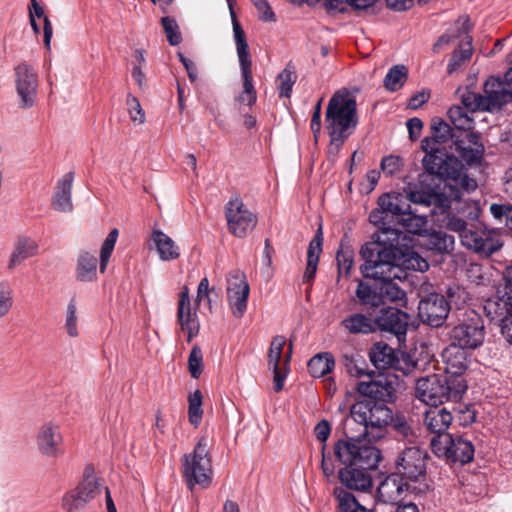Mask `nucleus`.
I'll list each match as a JSON object with an SVG mask.
<instances>
[{
  "mask_svg": "<svg viewBox=\"0 0 512 512\" xmlns=\"http://www.w3.org/2000/svg\"><path fill=\"white\" fill-rule=\"evenodd\" d=\"M405 196L409 204H418L426 208L433 205V209H443V211L450 208L452 201L461 199V193L455 186H443L439 193L409 187Z\"/></svg>",
  "mask_w": 512,
  "mask_h": 512,
  "instance_id": "obj_16",
  "label": "nucleus"
},
{
  "mask_svg": "<svg viewBox=\"0 0 512 512\" xmlns=\"http://www.w3.org/2000/svg\"><path fill=\"white\" fill-rule=\"evenodd\" d=\"M406 218L403 219V225L408 232L413 234H420L426 229L428 224V217L425 214H417L416 211L412 210V213L406 214Z\"/></svg>",
  "mask_w": 512,
  "mask_h": 512,
  "instance_id": "obj_54",
  "label": "nucleus"
},
{
  "mask_svg": "<svg viewBox=\"0 0 512 512\" xmlns=\"http://www.w3.org/2000/svg\"><path fill=\"white\" fill-rule=\"evenodd\" d=\"M469 281L475 285H486L490 282V273L487 268L478 263H471L466 269Z\"/></svg>",
  "mask_w": 512,
  "mask_h": 512,
  "instance_id": "obj_55",
  "label": "nucleus"
},
{
  "mask_svg": "<svg viewBox=\"0 0 512 512\" xmlns=\"http://www.w3.org/2000/svg\"><path fill=\"white\" fill-rule=\"evenodd\" d=\"M38 253V244L31 238L20 237L17 239L14 249L10 255L8 268L10 270L18 267L26 259Z\"/></svg>",
  "mask_w": 512,
  "mask_h": 512,
  "instance_id": "obj_35",
  "label": "nucleus"
},
{
  "mask_svg": "<svg viewBox=\"0 0 512 512\" xmlns=\"http://www.w3.org/2000/svg\"><path fill=\"white\" fill-rule=\"evenodd\" d=\"M445 376L450 380L463 378L467 369V352L465 349L450 343L442 352Z\"/></svg>",
  "mask_w": 512,
  "mask_h": 512,
  "instance_id": "obj_27",
  "label": "nucleus"
},
{
  "mask_svg": "<svg viewBox=\"0 0 512 512\" xmlns=\"http://www.w3.org/2000/svg\"><path fill=\"white\" fill-rule=\"evenodd\" d=\"M64 438L60 425L55 421L44 422L38 429L36 445L39 453L49 459H57L64 454Z\"/></svg>",
  "mask_w": 512,
  "mask_h": 512,
  "instance_id": "obj_17",
  "label": "nucleus"
},
{
  "mask_svg": "<svg viewBox=\"0 0 512 512\" xmlns=\"http://www.w3.org/2000/svg\"><path fill=\"white\" fill-rule=\"evenodd\" d=\"M446 295L449 310L451 307L461 309L471 300L470 293L464 287L458 285L449 287L446 291Z\"/></svg>",
  "mask_w": 512,
  "mask_h": 512,
  "instance_id": "obj_51",
  "label": "nucleus"
},
{
  "mask_svg": "<svg viewBox=\"0 0 512 512\" xmlns=\"http://www.w3.org/2000/svg\"><path fill=\"white\" fill-rule=\"evenodd\" d=\"M97 258L87 252L81 251L77 259L76 278L81 282H92L97 279Z\"/></svg>",
  "mask_w": 512,
  "mask_h": 512,
  "instance_id": "obj_37",
  "label": "nucleus"
},
{
  "mask_svg": "<svg viewBox=\"0 0 512 512\" xmlns=\"http://www.w3.org/2000/svg\"><path fill=\"white\" fill-rule=\"evenodd\" d=\"M408 322L409 316L407 313L391 307L382 310L375 320V324L381 331L394 334L399 341L406 336Z\"/></svg>",
  "mask_w": 512,
  "mask_h": 512,
  "instance_id": "obj_24",
  "label": "nucleus"
},
{
  "mask_svg": "<svg viewBox=\"0 0 512 512\" xmlns=\"http://www.w3.org/2000/svg\"><path fill=\"white\" fill-rule=\"evenodd\" d=\"M335 366V361L330 353H320L312 357L308 362V369L313 377H324Z\"/></svg>",
  "mask_w": 512,
  "mask_h": 512,
  "instance_id": "obj_40",
  "label": "nucleus"
},
{
  "mask_svg": "<svg viewBox=\"0 0 512 512\" xmlns=\"http://www.w3.org/2000/svg\"><path fill=\"white\" fill-rule=\"evenodd\" d=\"M74 174L68 172L60 178L56 185V191L52 198V207L60 212L69 213L73 210L72 185Z\"/></svg>",
  "mask_w": 512,
  "mask_h": 512,
  "instance_id": "obj_31",
  "label": "nucleus"
},
{
  "mask_svg": "<svg viewBox=\"0 0 512 512\" xmlns=\"http://www.w3.org/2000/svg\"><path fill=\"white\" fill-rule=\"evenodd\" d=\"M378 206L386 215L400 216L412 213L411 205L405 195L401 193H388L379 197Z\"/></svg>",
  "mask_w": 512,
  "mask_h": 512,
  "instance_id": "obj_34",
  "label": "nucleus"
},
{
  "mask_svg": "<svg viewBox=\"0 0 512 512\" xmlns=\"http://www.w3.org/2000/svg\"><path fill=\"white\" fill-rule=\"evenodd\" d=\"M489 211L496 221L504 223L509 228L512 205L493 203L490 205Z\"/></svg>",
  "mask_w": 512,
  "mask_h": 512,
  "instance_id": "obj_59",
  "label": "nucleus"
},
{
  "mask_svg": "<svg viewBox=\"0 0 512 512\" xmlns=\"http://www.w3.org/2000/svg\"><path fill=\"white\" fill-rule=\"evenodd\" d=\"M297 80L295 67L289 62L281 73L277 76V90L280 97L289 98L292 88Z\"/></svg>",
  "mask_w": 512,
  "mask_h": 512,
  "instance_id": "obj_43",
  "label": "nucleus"
},
{
  "mask_svg": "<svg viewBox=\"0 0 512 512\" xmlns=\"http://www.w3.org/2000/svg\"><path fill=\"white\" fill-rule=\"evenodd\" d=\"M342 326L351 334H367L374 331L375 322L363 314H353L342 321Z\"/></svg>",
  "mask_w": 512,
  "mask_h": 512,
  "instance_id": "obj_41",
  "label": "nucleus"
},
{
  "mask_svg": "<svg viewBox=\"0 0 512 512\" xmlns=\"http://www.w3.org/2000/svg\"><path fill=\"white\" fill-rule=\"evenodd\" d=\"M454 237L443 232H437L433 235V244L441 252H449L454 249Z\"/></svg>",
  "mask_w": 512,
  "mask_h": 512,
  "instance_id": "obj_64",
  "label": "nucleus"
},
{
  "mask_svg": "<svg viewBox=\"0 0 512 512\" xmlns=\"http://www.w3.org/2000/svg\"><path fill=\"white\" fill-rule=\"evenodd\" d=\"M370 360L379 370L394 367L397 361L393 348L382 342L373 345Z\"/></svg>",
  "mask_w": 512,
  "mask_h": 512,
  "instance_id": "obj_39",
  "label": "nucleus"
},
{
  "mask_svg": "<svg viewBox=\"0 0 512 512\" xmlns=\"http://www.w3.org/2000/svg\"><path fill=\"white\" fill-rule=\"evenodd\" d=\"M128 113L131 120L138 124L145 122V113L136 97L129 94L127 96Z\"/></svg>",
  "mask_w": 512,
  "mask_h": 512,
  "instance_id": "obj_61",
  "label": "nucleus"
},
{
  "mask_svg": "<svg viewBox=\"0 0 512 512\" xmlns=\"http://www.w3.org/2000/svg\"><path fill=\"white\" fill-rule=\"evenodd\" d=\"M431 130L432 136L426 137L423 140H432L435 143V147H440L441 144L445 143L452 137V128L442 119H433Z\"/></svg>",
  "mask_w": 512,
  "mask_h": 512,
  "instance_id": "obj_47",
  "label": "nucleus"
},
{
  "mask_svg": "<svg viewBox=\"0 0 512 512\" xmlns=\"http://www.w3.org/2000/svg\"><path fill=\"white\" fill-rule=\"evenodd\" d=\"M512 102V91L507 90L500 79L491 77L484 84V94L465 91L461 94L462 107L471 113L499 110L502 105Z\"/></svg>",
  "mask_w": 512,
  "mask_h": 512,
  "instance_id": "obj_9",
  "label": "nucleus"
},
{
  "mask_svg": "<svg viewBox=\"0 0 512 512\" xmlns=\"http://www.w3.org/2000/svg\"><path fill=\"white\" fill-rule=\"evenodd\" d=\"M452 414L449 410L438 406H432L424 413L423 424L426 429L435 434V436L448 435L446 430L452 422Z\"/></svg>",
  "mask_w": 512,
  "mask_h": 512,
  "instance_id": "obj_30",
  "label": "nucleus"
},
{
  "mask_svg": "<svg viewBox=\"0 0 512 512\" xmlns=\"http://www.w3.org/2000/svg\"><path fill=\"white\" fill-rule=\"evenodd\" d=\"M389 425H391L397 435L401 436L403 439L410 440L414 435L411 425L404 417L397 416L394 418L392 416V422H390Z\"/></svg>",
  "mask_w": 512,
  "mask_h": 512,
  "instance_id": "obj_62",
  "label": "nucleus"
},
{
  "mask_svg": "<svg viewBox=\"0 0 512 512\" xmlns=\"http://www.w3.org/2000/svg\"><path fill=\"white\" fill-rule=\"evenodd\" d=\"M181 468L183 477L191 490L196 484L204 488L210 485L213 470L206 438H200L193 452L183 455Z\"/></svg>",
  "mask_w": 512,
  "mask_h": 512,
  "instance_id": "obj_8",
  "label": "nucleus"
},
{
  "mask_svg": "<svg viewBox=\"0 0 512 512\" xmlns=\"http://www.w3.org/2000/svg\"><path fill=\"white\" fill-rule=\"evenodd\" d=\"M449 313V304L445 296L431 293L420 300L418 315L420 319L432 326H441Z\"/></svg>",
  "mask_w": 512,
  "mask_h": 512,
  "instance_id": "obj_20",
  "label": "nucleus"
},
{
  "mask_svg": "<svg viewBox=\"0 0 512 512\" xmlns=\"http://www.w3.org/2000/svg\"><path fill=\"white\" fill-rule=\"evenodd\" d=\"M374 468L344 467L339 470V479L348 489L365 492L372 487L369 470Z\"/></svg>",
  "mask_w": 512,
  "mask_h": 512,
  "instance_id": "obj_29",
  "label": "nucleus"
},
{
  "mask_svg": "<svg viewBox=\"0 0 512 512\" xmlns=\"http://www.w3.org/2000/svg\"><path fill=\"white\" fill-rule=\"evenodd\" d=\"M325 123L328 134L332 138V147L337 150L354 132L358 124L356 100L347 90L337 91L330 98Z\"/></svg>",
  "mask_w": 512,
  "mask_h": 512,
  "instance_id": "obj_3",
  "label": "nucleus"
},
{
  "mask_svg": "<svg viewBox=\"0 0 512 512\" xmlns=\"http://www.w3.org/2000/svg\"><path fill=\"white\" fill-rule=\"evenodd\" d=\"M161 23L166 33L168 42L173 46L180 44L182 37L176 21L170 17H163L161 19Z\"/></svg>",
  "mask_w": 512,
  "mask_h": 512,
  "instance_id": "obj_58",
  "label": "nucleus"
},
{
  "mask_svg": "<svg viewBox=\"0 0 512 512\" xmlns=\"http://www.w3.org/2000/svg\"><path fill=\"white\" fill-rule=\"evenodd\" d=\"M202 399L203 397L200 390H196L188 396V417L189 422L194 427H198L202 420Z\"/></svg>",
  "mask_w": 512,
  "mask_h": 512,
  "instance_id": "obj_48",
  "label": "nucleus"
},
{
  "mask_svg": "<svg viewBox=\"0 0 512 512\" xmlns=\"http://www.w3.org/2000/svg\"><path fill=\"white\" fill-rule=\"evenodd\" d=\"M177 323L182 331L187 333V341L190 342L198 335L200 323L196 308H192L188 287L184 286L179 294L177 305Z\"/></svg>",
  "mask_w": 512,
  "mask_h": 512,
  "instance_id": "obj_22",
  "label": "nucleus"
},
{
  "mask_svg": "<svg viewBox=\"0 0 512 512\" xmlns=\"http://www.w3.org/2000/svg\"><path fill=\"white\" fill-rule=\"evenodd\" d=\"M15 87L19 97V107L28 109L34 106L37 99L38 76L27 63L15 67Z\"/></svg>",
  "mask_w": 512,
  "mask_h": 512,
  "instance_id": "obj_18",
  "label": "nucleus"
},
{
  "mask_svg": "<svg viewBox=\"0 0 512 512\" xmlns=\"http://www.w3.org/2000/svg\"><path fill=\"white\" fill-rule=\"evenodd\" d=\"M347 439L338 440L334 445V456L345 467L377 468L381 460L378 448L362 444L363 437L358 435L349 420L344 422Z\"/></svg>",
  "mask_w": 512,
  "mask_h": 512,
  "instance_id": "obj_6",
  "label": "nucleus"
},
{
  "mask_svg": "<svg viewBox=\"0 0 512 512\" xmlns=\"http://www.w3.org/2000/svg\"><path fill=\"white\" fill-rule=\"evenodd\" d=\"M484 325L478 315L461 324H458L450 331V340L465 350L476 349L484 341Z\"/></svg>",
  "mask_w": 512,
  "mask_h": 512,
  "instance_id": "obj_19",
  "label": "nucleus"
},
{
  "mask_svg": "<svg viewBox=\"0 0 512 512\" xmlns=\"http://www.w3.org/2000/svg\"><path fill=\"white\" fill-rule=\"evenodd\" d=\"M396 258L393 264L397 265L403 271L405 274L404 279L407 277L406 270L424 272L429 268L427 260L410 249H400Z\"/></svg>",
  "mask_w": 512,
  "mask_h": 512,
  "instance_id": "obj_36",
  "label": "nucleus"
},
{
  "mask_svg": "<svg viewBox=\"0 0 512 512\" xmlns=\"http://www.w3.org/2000/svg\"><path fill=\"white\" fill-rule=\"evenodd\" d=\"M188 369L191 376L195 379L199 378L203 371V355L199 346L192 347L188 357Z\"/></svg>",
  "mask_w": 512,
  "mask_h": 512,
  "instance_id": "obj_56",
  "label": "nucleus"
},
{
  "mask_svg": "<svg viewBox=\"0 0 512 512\" xmlns=\"http://www.w3.org/2000/svg\"><path fill=\"white\" fill-rule=\"evenodd\" d=\"M402 232L391 227H381L372 241L366 243L360 251L364 264L360 267L364 277L382 279L404 278L405 274L393 261L397 259Z\"/></svg>",
  "mask_w": 512,
  "mask_h": 512,
  "instance_id": "obj_1",
  "label": "nucleus"
},
{
  "mask_svg": "<svg viewBox=\"0 0 512 512\" xmlns=\"http://www.w3.org/2000/svg\"><path fill=\"white\" fill-rule=\"evenodd\" d=\"M406 78H407L406 67L403 65H395L388 71V73L384 79V85L387 90L396 91L402 87Z\"/></svg>",
  "mask_w": 512,
  "mask_h": 512,
  "instance_id": "obj_50",
  "label": "nucleus"
},
{
  "mask_svg": "<svg viewBox=\"0 0 512 512\" xmlns=\"http://www.w3.org/2000/svg\"><path fill=\"white\" fill-rule=\"evenodd\" d=\"M421 148L425 152L422 159L424 170L444 179V186H455L461 194L462 191L470 193L477 188V182L465 173L461 161L449 155L444 148L435 147L432 140H422Z\"/></svg>",
  "mask_w": 512,
  "mask_h": 512,
  "instance_id": "obj_2",
  "label": "nucleus"
},
{
  "mask_svg": "<svg viewBox=\"0 0 512 512\" xmlns=\"http://www.w3.org/2000/svg\"><path fill=\"white\" fill-rule=\"evenodd\" d=\"M395 375H380L371 381H361L357 384V391L366 396V399H373L385 403L393 401L396 394Z\"/></svg>",
  "mask_w": 512,
  "mask_h": 512,
  "instance_id": "obj_21",
  "label": "nucleus"
},
{
  "mask_svg": "<svg viewBox=\"0 0 512 512\" xmlns=\"http://www.w3.org/2000/svg\"><path fill=\"white\" fill-rule=\"evenodd\" d=\"M464 34L469 35L468 19H459L456 21L433 45V51L439 53L451 44L462 43Z\"/></svg>",
  "mask_w": 512,
  "mask_h": 512,
  "instance_id": "obj_33",
  "label": "nucleus"
},
{
  "mask_svg": "<svg viewBox=\"0 0 512 512\" xmlns=\"http://www.w3.org/2000/svg\"><path fill=\"white\" fill-rule=\"evenodd\" d=\"M151 240L160 260L170 262L177 260L180 257V247L163 231L154 229L151 233Z\"/></svg>",
  "mask_w": 512,
  "mask_h": 512,
  "instance_id": "obj_32",
  "label": "nucleus"
},
{
  "mask_svg": "<svg viewBox=\"0 0 512 512\" xmlns=\"http://www.w3.org/2000/svg\"><path fill=\"white\" fill-rule=\"evenodd\" d=\"M356 296L364 306L379 307L383 305V295L380 293L379 287H371L363 281L358 283Z\"/></svg>",
  "mask_w": 512,
  "mask_h": 512,
  "instance_id": "obj_42",
  "label": "nucleus"
},
{
  "mask_svg": "<svg viewBox=\"0 0 512 512\" xmlns=\"http://www.w3.org/2000/svg\"><path fill=\"white\" fill-rule=\"evenodd\" d=\"M103 488L100 479L94 473V469L88 466L84 470L82 481L74 489L63 495L61 507L66 512L80 511L99 496Z\"/></svg>",
  "mask_w": 512,
  "mask_h": 512,
  "instance_id": "obj_12",
  "label": "nucleus"
},
{
  "mask_svg": "<svg viewBox=\"0 0 512 512\" xmlns=\"http://www.w3.org/2000/svg\"><path fill=\"white\" fill-rule=\"evenodd\" d=\"M448 209L430 210L433 221L446 229L456 232L461 238L462 244L477 253L489 256L498 251L503 243L496 230L472 231L467 228V223L460 217L450 214Z\"/></svg>",
  "mask_w": 512,
  "mask_h": 512,
  "instance_id": "obj_5",
  "label": "nucleus"
},
{
  "mask_svg": "<svg viewBox=\"0 0 512 512\" xmlns=\"http://www.w3.org/2000/svg\"><path fill=\"white\" fill-rule=\"evenodd\" d=\"M64 328L69 337L76 338L79 336L77 302L74 297L69 300L66 307Z\"/></svg>",
  "mask_w": 512,
  "mask_h": 512,
  "instance_id": "obj_49",
  "label": "nucleus"
},
{
  "mask_svg": "<svg viewBox=\"0 0 512 512\" xmlns=\"http://www.w3.org/2000/svg\"><path fill=\"white\" fill-rule=\"evenodd\" d=\"M470 113L462 106L455 105L449 109L448 116L456 129L469 131L474 128V120Z\"/></svg>",
  "mask_w": 512,
  "mask_h": 512,
  "instance_id": "obj_44",
  "label": "nucleus"
},
{
  "mask_svg": "<svg viewBox=\"0 0 512 512\" xmlns=\"http://www.w3.org/2000/svg\"><path fill=\"white\" fill-rule=\"evenodd\" d=\"M405 492L422 493L423 487L411 486L395 472L387 476L379 485L378 498L383 503H397Z\"/></svg>",
  "mask_w": 512,
  "mask_h": 512,
  "instance_id": "obj_23",
  "label": "nucleus"
},
{
  "mask_svg": "<svg viewBox=\"0 0 512 512\" xmlns=\"http://www.w3.org/2000/svg\"><path fill=\"white\" fill-rule=\"evenodd\" d=\"M483 310L491 321L500 324L512 315V294L504 288H498L496 295L485 301Z\"/></svg>",
  "mask_w": 512,
  "mask_h": 512,
  "instance_id": "obj_25",
  "label": "nucleus"
},
{
  "mask_svg": "<svg viewBox=\"0 0 512 512\" xmlns=\"http://www.w3.org/2000/svg\"><path fill=\"white\" fill-rule=\"evenodd\" d=\"M226 294L232 315L241 318L246 312L250 294V287L243 271L234 269L227 273Z\"/></svg>",
  "mask_w": 512,
  "mask_h": 512,
  "instance_id": "obj_15",
  "label": "nucleus"
},
{
  "mask_svg": "<svg viewBox=\"0 0 512 512\" xmlns=\"http://www.w3.org/2000/svg\"><path fill=\"white\" fill-rule=\"evenodd\" d=\"M225 216L230 233L238 238L245 237L257 224V216L251 212L239 197L228 201Z\"/></svg>",
  "mask_w": 512,
  "mask_h": 512,
  "instance_id": "obj_14",
  "label": "nucleus"
},
{
  "mask_svg": "<svg viewBox=\"0 0 512 512\" xmlns=\"http://www.w3.org/2000/svg\"><path fill=\"white\" fill-rule=\"evenodd\" d=\"M403 167L402 158L395 155L385 156L381 161V169L387 176H393Z\"/></svg>",
  "mask_w": 512,
  "mask_h": 512,
  "instance_id": "obj_60",
  "label": "nucleus"
},
{
  "mask_svg": "<svg viewBox=\"0 0 512 512\" xmlns=\"http://www.w3.org/2000/svg\"><path fill=\"white\" fill-rule=\"evenodd\" d=\"M334 496L342 512H370V510L360 505L350 492L343 488H335Z\"/></svg>",
  "mask_w": 512,
  "mask_h": 512,
  "instance_id": "obj_45",
  "label": "nucleus"
},
{
  "mask_svg": "<svg viewBox=\"0 0 512 512\" xmlns=\"http://www.w3.org/2000/svg\"><path fill=\"white\" fill-rule=\"evenodd\" d=\"M433 453L440 458L453 463L466 464L473 460L474 446L472 442L463 435L448 434L434 436L431 439Z\"/></svg>",
  "mask_w": 512,
  "mask_h": 512,
  "instance_id": "obj_13",
  "label": "nucleus"
},
{
  "mask_svg": "<svg viewBox=\"0 0 512 512\" xmlns=\"http://www.w3.org/2000/svg\"><path fill=\"white\" fill-rule=\"evenodd\" d=\"M31 9L29 11V14L31 12H33L34 14V19L36 17L38 18H41L43 17V20H44V44L46 46V48H50V42H51V38H52V34H53V28H52V24L50 22V20L48 19L47 16L44 15V11L42 9V7L37 3L36 0H31Z\"/></svg>",
  "mask_w": 512,
  "mask_h": 512,
  "instance_id": "obj_57",
  "label": "nucleus"
},
{
  "mask_svg": "<svg viewBox=\"0 0 512 512\" xmlns=\"http://www.w3.org/2000/svg\"><path fill=\"white\" fill-rule=\"evenodd\" d=\"M336 260L339 277H348L354 264V251L349 246L341 245L337 252Z\"/></svg>",
  "mask_w": 512,
  "mask_h": 512,
  "instance_id": "obj_52",
  "label": "nucleus"
},
{
  "mask_svg": "<svg viewBox=\"0 0 512 512\" xmlns=\"http://www.w3.org/2000/svg\"><path fill=\"white\" fill-rule=\"evenodd\" d=\"M467 389L464 378L450 380L447 376L430 374L417 380L415 396L430 406H439L447 401H459Z\"/></svg>",
  "mask_w": 512,
  "mask_h": 512,
  "instance_id": "obj_7",
  "label": "nucleus"
},
{
  "mask_svg": "<svg viewBox=\"0 0 512 512\" xmlns=\"http://www.w3.org/2000/svg\"><path fill=\"white\" fill-rule=\"evenodd\" d=\"M285 344L286 339L284 336L278 335L273 337L267 355L268 366L270 369H272L274 374L273 383L274 390L276 392H279L283 389L284 381L288 372L287 369L282 368V366L280 365L282 352Z\"/></svg>",
  "mask_w": 512,
  "mask_h": 512,
  "instance_id": "obj_26",
  "label": "nucleus"
},
{
  "mask_svg": "<svg viewBox=\"0 0 512 512\" xmlns=\"http://www.w3.org/2000/svg\"><path fill=\"white\" fill-rule=\"evenodd\" d=\"M455 150L468 165L478 164L484 155V145L480 141V135L469 132L465 137L455 141Z\"/></svg>",
  "mask_w": 512,
  "mask_h": 512,
  "instance_id": "obj_28",
  "label": "nucleus"
},
{
  "mask_svg": "<svg viewBox=\"0 0 512 512\" xmlns=\"http://www.w3.org/2000/svg\"><path fill=\"white\" fill-rule=\"evenodd\" d=\"M231 15L233 24V36L239 60L241 75L243 79V91L238 96L237 100L240 103L252 106L253 104H255L257 100V94L253 86V77L251 70L252 60L250 56L249 46L246 39V34L242 29L240 23L236 19L233 12L231 13Z\"/></svg>",
  "mask_w": 512,
  "mask_h": 512,
  "instance_id": "obj_11",
  "label": "nucleus"
},
{
  "mask_svg": "<svg viewBox=\"0 0 512 512\" xmlns=\"http://www.w3.org/2000/svg\"><path fill=\"white\" fill-rule=\"evenodd\" d=\"M347 420L351 425H359L356 433L364 441L376 442L385 437L387 427L392 422V410L385 403L362 399L351 405L350 418Z\"/></svg>",
  "mask_w": 512,
  "mask_h": 512,
  "instance_id": "obj_4",
  "label": "nucleus"
},
{
  "mask_svg": "<svg viewBox=\"0 0 512 512\" xmlns=\"http://www.w3.org/2000/svg\"><path fill=\"white\" fill-rule=\"evenodd\" d=\"M371 279L380 281L379 290L380 293L383 295V304L386 300L395 302L402 300L405 296L404 291L395 283H393L394 280H403L404 278H391V279H382V278H376V277H370Z\"/></svg>",
  "mask_w": 512,
  "mask_h": 512,
  "instance_id": "obj_46",
  "label": "nucleus"
},
{
  "mask_svg": "<svg viewBox=\"0 0 512 512\" xmlns=\"http://www.w3.org/2000/svg\"><path fill=\"white\" fill-rule=\"evenodd\" d=\"M322 231L321 228H319L317 234L315 237L311 240L308 251H307V261H312L315 263L319 262V256L322 252Z\"/></svg>",
  "mask_w": 512,
  "mask_h": 512,
  "instance_id": "obj_63",
  "label": "nucleus"
},
{
  "mask_svg": "<svg viewBox=\"0 0 512 512\" xmlns=\"http://www.w3.org/2000/svg\"><path fill=\"white\" fill-rule=\"evenodd\" d=\"M472 37L464 34V41L458 43L447 66L448 74H453L464 66L472 57Z\"/></svg>",
  "mask_w": 512,
  "mask_h": 512,
  "instance_id": "obj_38",
  "label": "nucleus"
},
{
  "mask_svg": "<svg viewBox=\"0 0 512 512\" xmlns=\"http://www.w3.org/2000/svg\"><path fill=\"white\" fill-rule=\"evenodd\" d=\"M119 232L118 230L112 229L107 237L105 238L101 250H100V272L104 273L106 271L110 256L114 250Z\"/></svg>",
  "mask_w": 512,
  "mask_h": 512,
  "instance_id": "obj_53",
  "label": "nucleus"
},
{
  "mask_svg": "<svg viewBox=\"0 0 512 512\" xmlns=\"http://www.w3.org/2000/svg\"><path fill=\"white\" fill-rule=\"evenodd\" d=\"M428 454L419 446H409L401 450L395 460V473L411 486L428 488L426 471Z\"/></svg>",
  "mask_w": 512,
  "mask_h": 512,
  "instance_id": "obj_10",
  "label": "nucleus"
}]
</instances>
